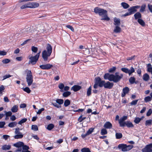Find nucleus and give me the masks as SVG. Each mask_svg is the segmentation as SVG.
<instances>
[{
	"instance_id": "1",
	"label": "nucleus",
	"mask_w": 152,
	"mask_h": 152,
	"mask_svg": "<svg viewBox=\"0 0 152 152\" xmlns=\"http://www.w3.org/2000/svg\"><path fill=\"white\" fill-rule=\"evenodd\" d=\"M123 76V75L122 74L116 72L115 75L106 73L105 74L104 77L105 79H108L110 81H112L114 83H117L120 80Z\"/></svg>"
},
{
	"instance_id": "2",
	"label": "nucleus",
	"mask_w": 152,
	"mask_h": 152,
	"mask_svg": "<svg viewBox=\"0 0 152 152\" xmlns=\"http://www.w3.org/2000/svg\"><path fill=\"white\" fill-rule=\"evenodd\" d=\"M94 12L95 13L98 14L99 15L103 17L101 19V20L107 21L110 20V18L107 16V10L98 7H96L94 9Z\"/></svg>"
},
{
	"instance_id": "3",
	"label": "nucleus",
	"mask_w": 152,
	"mask_h": 152,
	"mask_svg": "<svg viewBox=\"0 0 152 152\" xmlns=\"http://www.w3.org/2000/svg\"><path fill=\"white\" fill-rule=\"evenodd\" d=\"M46 49L47 51L44 50L42 52V57L45 61L48 60V57L50 56L52 50V47L49 44H47Z\"/></svg>"
},
{
	"instance_id": "4",
	"label": "nucleus",
	"mask_w": 152,
	"mask_h": 152,
	"mask_svg": "<svg viewBox=\"0 0 152 152\" xmlns=\"http://www.w3.org/2000/svg\"><path fill=\"white\" fill-rule=\"evenodd\" d=\"M26 71L27 72L26 79V81L28 83V86H30L31 84H32V86H34L35 83H32L33 81V77L31 71L28 70H26Z\"/></svg>"
},
{
	"instance_id": "5",
	"label": "nucleus",
	"mask_w": 152,
	"mask_h": 152,
	"mask_svg": "<svg viewBox=\"0 0 152 152\" xmlns=\"http://www.w3.org/2000/svg\"><path fill=\"white\" fill-rule=\"evenodd\" d=\"M133 147L132 145H127L126 144H121L118 145V148L122 151H127L132 149Z\"/></svg>"
},
{
	"instance_id": "6",
	"label": "nucleus",
	"mask_w": 152,
	"mask_h": 152,
	"mask_svg": "<svg viewBox=\"0 0 152 152\" xmlns=\"http://www.w3.org/2000/svg\"><path fill=\"white\" fill-rule=\"evenodd\" d=\"M40 52V51L35 56H31L29 57V64H31L32 65H34L36 63L39 59Z\"/></svg>"
},
{
	"instance_id": "7",
	"label": "nucleus",
	"mask_w": 152,
	"mask_h": 152,
	"mask_svg": "<svg viewBox=\"0 0 152 152\" xmlns=\"http://www.w3.org/2000/svg\"><path fill=\"white\" fill-rule=\"evenodd\" d=\"M140 7V6H132L128 9V12L130 15L133 14L137 11V9Z\"/></svg>"
},
{
	"instance_id": "8",
	"label": "nucleus",
	"mask_w": 152,
	"mask_h": 152,
	"mask_svg": "<svg viewBox=\"0 0 152 152\" xmlns=\"http://www.w3.org/2000/svg\"><path fill=\"white\" fill-rule=\"evenodd\" d=\"M121 69L122 71L125 73H128L129 75H131L132 73L135 71L134 69L132 67H131L130 70L125 68H122Z\"/></svg>"
},
{
	"instance_id": "9",
	"label": "nucleus",
	"mask_w": 152,
	"mask_h": 152,
	"mask_svg": "<svg viewBox=\"0 0 152 152\" xmlns=\"http://www.w3.org/2000/svg\"><path fill=\"white\" fill-rule=\"evenodd\" d=\"M142 152H152V143L146 145L142 149Z\"/></svg>"
},
{
	"instance_id": "10",
	"label": "nucleus",
	"mask_w": 152,
	"mask_h": 152,
	"mask_svg": "<svg viewBox=\"0 0 152 152\" xmlns=\"http://www.w3.org/2000/svg\"><path fill=\"white\" fill-rule=\"evenodd\" d=\"M127 117L126 116H123L119 120V123L121 127H124L125 126L126 122L124 121L127 119Z\"/></svg>"
},
{
	"instance_id": "11",
	"label": "nucleus",
	"mask_w": 152,
	"mask_h": 152,
	"mask_svg": "<svg viewBox=\"0 0 152 152\" xmlns=\"http://www.w3.org/2000/svg\"><path fill=\"white\" fill-rule=\"evenodd\" d=\"M95 80H96L97 83H98L99 86L100 87H102L103 86L104 87L105 83L104 81L102 80L101 78L99 77L96 78Z\"/></svg>"
},
{
	"instance_id": "12",
	"label": "nucleus",
	"mask_w": 152,
	"mask_h": 152,
	"mask_svg": "<svg viewBox=\"0 0 152 152\" xmlns=\"http://www.w3.org/2000/svg\"><path fill=\"white\" fill-rule=\"evenodd\" d=\"M27 5L28 8H35L38 7L39 6V4L37 2H31L27 3Z\"/></svg>"
},
{
	"instance_id": "13",
	"label": "nucleus",
	"mask_w": 152,
	"mask_h": 152,
	"mask_svg": "<svg viewBox=\"0 0 152 152\" xmlns=\"http://www.w3.org/2000/svg\"><path fill=\"white\" fill-rule=\"evenodd\" d=\"M53 67V65L49 64L40 66L41 68L43 69H49Z\"/></svg>"
},
{
	"instance_id": "14",
	"label": "nucleus",
	"mask_w": 152,
	"mask_h": 152,
	"mask_svg": "<svg viewBox=\"0 0 152 152\" xmlns=\"http://www.w3.org/2000/svg\"><path fill=\"white\" fill-rule=\"evenodd\" d=\"M31 32L30 28L28 26H26L20 31V33L22 34L28 33Z\"/></svg>"
},
{
	"instance_id": "15",
	"label": "nucleus",
	"mask_w": 152,
	"mask_h": 152,
	"mask_svg": "<svg viewBox=\"0 0 152 152\" xmlns=\"http://www.w3.org/2000/svg\"><path fill=\"white\" fill-rule=\"evenodd\" d=\"M114 85V83H110L109 81H107L105 83L104 85V87L105 88L110 89L112 88Z\"/></svg>"
},
{
	"instance_id": "16",
	"label": "nucleus",
	"mask_w": 152,
	"mask_h": 152,
	"mask_svg": "<svg viewBox=\"0 0 152 152\" xmlns=\"http://www.w3.org/2000/svg\"><path fill=\"white\" fill-rule=\"evenodd\" d=\"M129 88L128 87H125L123 89V92L121 94V96L122 97H124L126 94L128 93L129 91Z\"/></svg>"
},
{
	"instance_id": "17",
	"label": "nucleus",
	"mask_w": 152,
	"mask_h": 152,
	"mask_svg": "<svg viewBox=\"0 0 152 152\" xmlns=\"http://www.w3.org/2000/svg\"><path fill=\"white\" fill-rule=\"evenodd\" d=\"M104 127L106 129H111L112 127V124L109 122H106L104 125Z\"/></svg>"
},
{
	"instance_id": "18",
	"label": "nucleus",
	"mask_w": 152,
	"mask_h": 152,
	"mask_svg": "<svg viewBox=\"0 0 152 152\" xmlns=\"http://www.w3.org/2000/svg\"><path fill=\"white\" fill-rule=\"evenodd\" d=\"M24 145V143L22 142H19L13 144V146L17 148L22 147Z\"/></svg>"
},
{
	"instance_id": "19",
	"label": "nucleus",
	"mask_w": 152,
	"mask_h": 152,
	"mask_svg": "<svg viewBox=\"0 0 152 152\" xmlns=\"http://www.w3.org/2000/svg\"><path fill=\"white\" fill-rule=\"evenodd\" d=\"M81 87L78 85H75L71 89L73 90L74 91L76 92L80 90Z\"/></svg>"
},
{
	"instance_id": "20",
	"label": "nucleus",
	"mask_w": 152,
	"mask_h": 152,
	"mask_svg": "<svg viewBox=\"0 0 152 152\" xmlns=\"http://www.w3.org/2000/svg\"><path fill=\"white\" fill-rule=\"evenodd\" d=\"M134 17L135 20H138V19H141L142 15L140 12H137L134 14Z\"/></svg>"
},
{
	"instance_id": "21",
	"label": "nucleus",
	"mask_w": 152,
	"mask_h": 152,
	"mask_svg": "<svg viewBox=\"0 0 152 152\" xmlns=\"http://www.w3.org/2000/svg\"><path fill=\"white\" fill-rule=\"evenodd\" d=\"M114 24L116 26H119L120 24V20L119 18H114Z\"/></svg>"
},
{
	"instance_id": "22",
	"label": "nucleus",
	"mask_w": 152,
	"mask_h": 152,
	"mask_svg": "<svg viewBox=\"0 0 152 152\" xmlns=\"http://www.w3.org/2000/svg\"><path fill=\"white\" fill-rule=\"evenodd\" d=\"M18 105H15L13 106L11 109V110L13 113L17 112L18 110Z\"/></svg>"
},
{
	"instance_id": "23",
	"label": "nucleus",
	"mask_w": 152,
	"mask_h": 152,
	"mask_svg": "<svg viewBox=\"0 0 152 152\" xmlns=\"http://www.w3.org/2000/svg\"><path fill=\"white\" fill-rule=\"evenodd\" d=\"M121 31V28L119 26H116L113 30V32L115 33H120Z\"/></svg>"
},
{
	"instance_id": "24",
	"label": "nucleus",
	"mask_w": 152,
	"mask_h": 152,
	"mask_svg": "<svg viewBox=\"0 0 152 152\" xmlns=\"http://www.w3.org/2000/svg\"><path fill=\"white\" fill-rule=\"evenodd\" d=\"M137 22L140 25L143 27L145 26V22L141 19H138Z\"/></svg>"
},
{
	"instance_id": "25",
	"label": "nucleus",
	"mask_w": 152,
	"mask_h": 152,
	"mask_svg": "<svg viewBox=\"0 0 152 152\" xmlns=\"http://www.w3.org/2000/svg\"><path fill=\"white\" fill-rule=\"evenodd\" d=\"M142 78L144 80L147 81L149 79V75L145 73L143 75Z\"/></svg>"
},
{
	"instance_id": "26",
	"label": "nucleus",
	"mask_w": 152,
	"mask_h": 152,
	"mask_svg": "<svg viewBox=\"0 0 152 152\" xmlns=\"http://www.w3.org/2000/svg\"><path fill=\"white\" fill-rule=\"evenodd\" d=\"M11 148V146L9 145H4L2 146L1 149L3 150H10Z\"/></svg>"
},
{
	"instance_id": "27",
	"label": "nucleus",
	"mask_w": 152,
	"mask_h": 152,
	"mask_svg": "<svg viewBox=\"0 0 152 152\" xmlns=\"http://www.w3.org/2000/svg\"><path fill=\"white\" fill-rule=\"evenodd\" d=\"M125 125L126 126L128 127H132L134 126L133 124L130 121H126Z\"/></svg>"
},
{
	"instance_id": "28",
	"label": "nucleus",
	"mask_w": 152,
	"mask_h": 152,
	"mask_svg": "<svg viewBox=\"0 0 152 152\" xmlns=\"http://www.w3.org/2000/svg\"><path fill=\"white\" fill-rule=\"evenodd\" d=\"M121 5L122 6L124 9H126L128 8L129 7V5L127 3L125 2H122L121 4Z\"/></svg>"
},
{
	"instance_id": "29",
	"label": "nucleus",
	"mask_w": 152,
	"mask_h": 152,
	"mask_svg": "<svg viewBox=\"0 0 152 152\" xmlns=\"http://www.w3.org/2000/svg\"><path fill=\"white\" fill-rule=\"evenodd\" d=\"M140 9V12H143L145 11V8L146 7V5L145 4H143L142 5Z\"/></svg>"
},
{
	"instance_id": "30",
	"label": "nucleus",
	"mask_w": 152,
	"mask_h": 152,
	"mask_svg": "<svg viewBox=\"0 0 152 152\" xmlns=\"http://www.w3.org/2000/svg\"><path fill=\"white\" fill-rule=\"evenodd\" d=\"M17 124V123L16 122H13L9 123L8 126L10 127H13L16 126Z\"/></svg>"
},
{
	"instance_id": "31",
	"label": "nucleus",
	"mask_w": 152,
	"mask_h": 152,
	"mask_svg": "<svg viewBox=\"0 0 152 152\" xmlns=\"http://www.w3.org/2000/svg\"><path fill=\"white\" fill-rule=\"evenodd\" d=\"M147 71L149 72H150L152 74V67L151 65L150 64H149L147 65Z\"/></svg>"
},
{
	"instance_id": "32",
	"label": "nucleus",
	"mask_w": 152,
	"mask_h": 152,
	"mask_svg": "<svg viewBox=\"0 0 152 152\" xmlns=\"http://www.w3.org/2000/svg\"><path fill=\"white\" fill-rule=\"evenodd\" d=\"M22 147L23 149L22 152H24L27 151H28L29 149V148L28 146L26 145H24Z\"/></svg>"
},
{
	"instance_id": "33",
	"label": "nucleus",
	"mask_w": 152,
	"mask_h": 152,
	"mask_svg": "<svg viewBox=\"0 0 152 152\" xmlns=\"http://www.w3.org/2000/svg\"><path fill=\"white\" fill-rule=\"evenodd\" d=\"M71 93L69 91L64 92L63 94V96L64 97H67L70 95Z\"/></svg>"
},
{
	"instance_id": "34",
	"label": "nucleus",
	"mask_w": 152,
	"mask_h": 152,
	"mask_svg": "<svg viewBox=\"0 0 152 152\" xmlns=\"http://www.w3.org/2000/svg\"><path fill=\"white\" fill-rule=\"evenodd\" d=\"M54 127V125L53 124H51L48 125L47 129L48 130H50L53 129Z\"/></svg>"
},
{
	"instance_id": "35",
	"label": "nucleus",
	"mask_w": 152,
	"mask_h": 152,
	"mask_svg": "<svg viewBox=\"0 0 152 152\" xmlns=\"http://www.w3.org/2000/svg\"><path fill=\"white\" fill-rule=\"evenodd\" d=\"M116 138L117 139H120L122 137V134L121 133H117L115 134Z\"/></svg>"
},
{
	"instance_id": "36",
	"label": "nucleus",
	"mask_w": 152,
	"mask_h": 152,
	"mask_svg": "<svg viewBox=\"0 0 152 152\" xmlns=\"http://www.w3.org/2000/svg\"><path fill=\"white\" fill-rule=\"evenodd\" d=\"M70 101L69 99H66L64 102V105L65 107H67L70 104Z\"/></svg>"
},
{
	"instance_id": "37",
	"label": "nucleus",
	"mask_w": 152,
	"mask_h": 152,
	"mask_svg": "<svg viewBox=\"0 0 152 152\" xmlns=\"http://www.w3.org/2000/svg\"><path fill=\"white\" fill-rule=\"evenodd\" d=\"M82 152H91L90 150L88 148H84L81 150Z\"/></svg>"
},
{
	"instance_id": "38",
	"label": "nucleus",
	"mask_w": 152,
	"mask_h": 152,
	"mask_svg": "<svg viewBox=\"0 0 152 152\" xmlns=\"http://www.w3.org/2000/svg\"><path fill=\"white\" fill-rule=\"evenodd\" d=\"M56 102L57 103H58V104L60 105L63 103L64 101L62 99H57L56 100Z\"/></svg>"
},
{
	"instance_id": "39",
	"label": "nucleus",
	"mask_w": 152,
	"mask_h": 152,
	"mask_svg": "<svg viewBox=\"0 0 152 152\" xmlns=\"http://www.w3.org/2000/svg\"><path fill=\"white\" fill-rule=\"evenodd\" d=\"M31 129L36 131L38 130V127L37 125H33L31 126Z\"/></svg>"
},
{
	"instance_id": "40",
	"label": "nucleus",
	"mask_w": 152,
	"mask_h": 152,
	"mask_svg": "<svg viewBox=\"0 0 152 152\" xmlns=\"http://www.w3.org/2000/svg\"><path fill=\"white\" fill-rule=\"evenodd\" d=\"M23 137V135L22 134H17L14 136V137L15 139H20Z\"/></svg>"
},
{
	"instance_id": "41",
	"label": "nucleus",
	"mask_w": 152,
	"mask_h": 152,
	"mask_svg": "<svg viewBox=\"0 0 152 152\" xmlns=\"http://www.w3.org/2000/svg\"><path fill=\"white\" fill-rule=\"evenodd\" d=\"M151 97L150 96H148L144 98V100L145 102H148L151 101Z\"/></svg>"
},
{
	"instance_id": "42",
	"label": "nucleus",
	"mask_w": 152,
	"mask_h": 152,
	"mask_svg": "<svg viewBox=\"0 0 152 152\" xmlns=\"http://www.w3.org/2000/svg\"><path fill=\"white\" fill-rule=\"evenodd\" d=\"M135 81V79L134 77H131L129 80V81L131 84H133Z\"/></svg>"
},
{
	"instance_id": "43",
	"label": "nucleus",
	"mask_w": 152,
	"mask_h": 152,
	"mask_svg": "<svg viewBox=\"0 0 152 152\" xmlns=\"http://www.w3.org/2000/svg\"><path fill=\"white\" fill-rule=\"evenodd\" d=\"M10 61V60L7 58L4 59L3 60L2 62L4 64H7Z\"/></svg>"
},
{
	"instance_id": "44",
	"label": "nucleus",
	"mask_w": 152,
	"mask_h": 152,
	"mask_svg": "<svg viewBox=\"0 0 152 152\" xmlns=\"http://www.w3.org/2000/svg\"><path fill=\"white\" fill-rule=\"evenodd\" d=\"M27 120V119L26 118H23L18 122V124L20 125H21L22 124L25 122Z\"/></svg>"
},
{
	"instance_id": "45",
	"label": "nucleus",
	"mask_w": 152,
	"mask_h": 152,
	"mask_svg": "<svg viewBox=\"0 0 152 152\" xmlns=\"http://www.w3.org/2000/svg\"><path fill=\"white\" fill-rule=\"evenodd\" d=\"M142 120L141 118H135L134 122L137 124H138Z\"/></svg>"
},
{
	"instance_id": "46",
	"label": "nucleus",
	"mask_w": 152,
	"mask_h": 152,
	"mask_svg": "<svg viewBox=\"0 0 152 152\" xmlns=\"http://www.w3.org/2000/svg\"><path fill=\"white\" fill-rule=\"evenodd\" d=\"M107 133V130L104 129H102L101 130V134L102 135H105Z\"/></svg>"
},
{
	"instance_id": "47",
	"label": "nucleus",
	"mask_w": 152,
	"mask_h": 152,
	"mask_svg": "<svg viewBox=\"0 0 152 152\" xmlns=\"http://www.w3.org/2000/svg\"><path fill=\"white\" fill-rule=\"evenodd\" d=\"M151 120H147L145 121V125L146 126L150 125L152 124Z\"/></svg>"
},
{
	"instance_id": "48",
	"label": "nucleus",
	"mask_w": 152,
	"mask_h": 152,
	"mask_svg": "<svg viewBox=\"0 0 152 152\" xmlns=\"http://www.w3.org/2000/svg\"><path fill=\"white\" fill-rule=\"evenodd\" d=\"M4 112L5 113V115L6 116H11L12 114V113L11 111L7 112L4 111Z\"/></svg>"
},
{
	"instance_id": "49",
	"label": "nucleus",
	"mask_w": 152,
	"mask_h": 152,
	"mask_svg": "<svg viewBox=\"0 0 152 152\" xmlns=\"http://www.w3.org/2000/svg\"><path fill=\"white\" fill-rule=\"evenodd\" d=\"M91 86L89 87L88 89L87 94L88 96H90L91 94Z\"/></svg>"
},
{
	"instance_id": "50",
	"label": "nucleus",
	"mask_w": 152,
	"mask_h": 152,
	"mask_svg": "<svg viewBox=\"0 0 152 152\" xmlns=\"http://www.w3.org/2000/svg\"><path fill=\"white\" fill-rule=\"evenodd\" d=\"M94 129L91 128H90L87 132H86L87 134L88 135H89L91 134L93 131Z\"/></svg>"
},
{
	"instance_id": "51",
	"label": "nucleus",
	"mask_w": 152,
	"mask_h": 152,
	"mask_svg": "<svg viewBox=\"0 0 152 152\" xmlns=\"http://www.w3.org/2000/svg\"><path fill=\"white\" fill-rule=\"evenodd\" d=\"M23 90L24 91L26 92L27 93L29 94L30 93L31 91L30 89L28 87H26L23 88Z\"/></svg>"
},
{
	"instance_id": "52",
	"label": "nucleus",
	"mask_w": 152,
	"mask_h": 152,
	"mask_svg": "<svg viewBox=\"0 0 152 152\" xmlns=\"http://www.w3.org/2000/svg\"><path fill=\"white\" fill-rule=\"evenodd\" d=\"M86 118V117H83L82 115H81L78 118V121H79L80 122H81Z\"/></svg>"
},
{
	"instance_id": "53",
	"label": "nucleus",
	"mask_w": 152,
	"mask_h": 152,
	"mask_svg": "<svg viewBox=\"0 0 152 152\" xmlns=\"http://www.w3.org/2000/svg\"><path fill=\"white\" fill-rule=\"evenodd\" d=\"M31 50L32 52L34 53H36L37 52L38 50V48L34 46H32L31 47Z\"/></svg>"
},
{
	"instance_id": "54",
	"label": "nucleus",
	"mask_w": 152,
	"mask_h": 152,
	"mask_svg": "<svg viewBox=\"0 0 152 152\" xmlns=\"http://www.w3.org/2000/svg\"><path fill=\"white\" fill-rule=\"evenodd\" d=\"M116 69V68L115 67H113L109 69L108 70V71L110 73H112L115 71Z\"/></svg>"
},
{
	"instance_id": "55",
	"label": "nucleus",
	"mask_w": 152,
	"mask_h": 152,
	"mask_svg": "<svg viewBox=\"0 0 152 152\" xmlns=\"http://www.w3.org/2000/svg\"><path fill=\"white\" fill-rule=\"evenodd\" d=\"M7 52L4 50H0V56H4L6 55Z\"/></svg>"
},
{
	"instance_id": "56",
	"label": "nucleus",
	"mask_w": 152,
	"mask_h": 152,
	"mask_svg": "<svg viewBox=\"0 0 152 152\" xmlns=\"http://www.w3.org/2000/svg\"><path fill=\"white\" fill-rule=\"evenodd\" d=\"M138 101V99L136 100H135L133 101L130 103V104L132 105H136Z\"/></svg>"
},
{
	"instance_id": "57",
	"label": "nucleus",
	"mask_w": 152,
	"mask_h": 152,
	"mask_svg": "<svg viewBox=\"0 0 152 152\" xmlns=\"http://www.w3.org/2000/svg\"><path fill=\"white\" fill-rule=\"evenodd\" d=\"M135 56H131L130 57H127L126 58V59L128 61L134 60L135 59Z\"/></svg>"
},
{
	"instance_id": "58",
	"label": "nucleus",
	"mask_w": 152,
	"mask_h": 152,
	"mask_svg": "<svg viewBox=\"0 0 152 152\" xmlns=\"http://www.w3.org/2000/svg\"><path fill=\"white\" fill-rule=\"evenodd\" d=\"M5 88L3 86H0V94H2V92L4 90Z\"/></svg>"
},
{
	"instance_id": "59",
	"label": "nucleus",
	"mask_w": 152,
	"mask_h": 152,
	"mask_svg": "<svg viewBox=\"0 0 152 152\" xmlns=\"http://www.w3.org/2000/svg\"><path fill=\"white\" fill-rule=\"evenodd\" d=\"M152 113V110L151 109H149L146 115L147 116H150Z\"/></svg>"
},
{
	"instance_id": "60",
	"label": "nucleus",
	"mask_w": 152,
	"mask_h": 152,
	"mask_svg": "<svg viewBox=\"0 0 152 152\" xmlns=\"http://www.w3.org/2000/svg\"><path fill=\"white\" fill-rule=\"evenodd\" d=\"M64 84L61 83H60L58 85V88L60 89H62L64 87Z\"/></svg>"
},
{
	"instance_id": "61",
	"label": "nucleus",
	"mask_w": 152,
	"mask_h": 152,
	"mask_svg": "<svg viewBox=\"0 0 152 152\" xmlns=\"http://www.w3.org/2000/svg\"><path fill=\"white\" fill-rule=\"evenodd\" d=\"M66 27L70 29L73 32L74 31V28L71 26L69 25H67L66 26Z\"/></svg>"
},
{
	"instance_id": "62",
	"label": "nucleus",
	"mask_w": 152,
	"mask_h": 152,
	"mask_svg": "<svg viewBox=\"0 0 152 152\" xmlns=\"http://www.w3.org/2000/svg\"><path fill=\"white\" fill-rule=\"evenodd\" d=\"M20 129L19 128H17L15 129V133L16 134H20V132L19 131Z\"/></svg>"
},
{
	"instance_id": "63",
	"label": "nucleus",
	"mask_w": 152,
	"mask_h": 152,
	"mask_svg": "<svg viewBox=\"0 0 152 152\" xmlns=\"http://www.w3.org/2000/svg\"><path fill=\"white\" fill-rule=\"evenodd\" d=\"M52 104H53L55 107L58 108L61 107V106L60 105L57 104L56 103H52Z\"/></svg>"
},
{
	"instance_id": "64",
	"label": "nucleus",
	"mask_w": 152,
	"mask_h": 152,
	"mask_svg": "<svg viewBox=\"0 0 152 152\" xmlns=\"http://www.w3.org/2000/svg\"><path fill=\"white\" fill-rule=\"evenodd\" d=\"M148 7L150 11L152 12V5L148 4Z\"/></svg>"
}]
</instances>
